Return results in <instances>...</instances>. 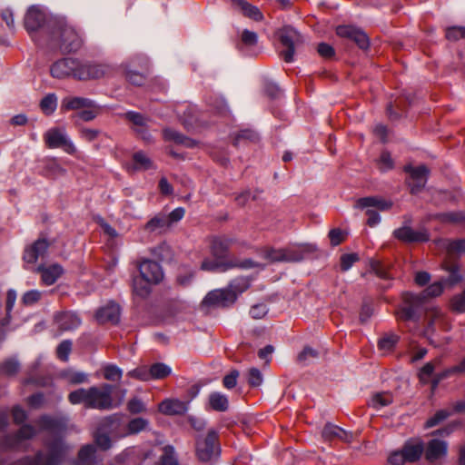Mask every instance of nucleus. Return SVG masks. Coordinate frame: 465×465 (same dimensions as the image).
Returning a JSON list of instances; mask_svg holds the SVG:
<instances>
[{
	"label": "nucleus",
	"instance_id": "obj_1",
	"mask_svg": "<svg viewBox=\"0 0 465 465\" xmlns=\"http://www.w3.org/2000/svg\"><path fill=\"white\" fill-rule=\"evenodd\" d=\"M141 278L134 280V292L140 296H145L149 293L150 284L160 282L163 277V270L160 264L151 260H145L139 264Z\"/></svg>",
	"mask_w": 465,
	"mask_h": 465
},
{
	"label": "nucleus",
	"instance_id": "obj_2",
	"mask_svg": "<svg viewBox=\"0 0 465 465\" xmlns=\"http://www.w3.org/2000/svg\"><path fill=\"white\" fill-rule=\"evenodd\" d=\"M424 445L420 440H408L401 450L393 451L388 458L392 465H403L417 461L422 455Z\"/></svg>",
	"mask_w": 465,
	"mask_h": 465
},
{
	"label": "nucleus",
	"instance_id": "obj_3",
	"mask_svg": "<svg viewBox=\"0 0 465 465\" xmlns=\"http://www.w3.org/2000/svg\"><path fill=\"white\" fill-rule=\"evenodd\" d=\"M59 47L64 52H73L81 46V38L77 32L67 24H62L54 33Z\"/></svg>",
	"mask_w": 465,
	"mask_h": 465
},
{
	"label": "nucleus",
	"instance_id": "obj_4",
	"mask_svg": "<svg viewBox=\"0 0 465 465\" xmlns=\"http://www.w3.org/2000/svg\"><path fill=\"white\" fill-rule=\"evenodd\" d=\"M218 435L213 430L208 431L205 436H202L196 442V455L202 461H210L219 453L217 443Z\"/></svg>",
	"mask_w": 465,
	"mask_h": 465
},
{
	"label": "nucleus",
	"instance_id": "obj_5",
	"mask_svg": "<svg viewBox=\"0 0 465 465\" xmlns=\"http://www.w3.org/2000/svg\"><path fill=\"white\" fill-rule=\"evenodd\" d=\"M356 206L361 209H367V223L370 226H375L380 223L381 217L377 212L371 208L374 207L380 211L389 210L391 207V203L380 197H364L357 201Z\"/></svg>",
	"mask_w": 465,
	"mask_h": 465
},
{
	"label": "nucleus",
	"instance_id": "obj_6",
	"mask_svg": "<svg viewBox=\"0 0 465 465\" xmlns=\"http://www.w3.org/2000/svg\"><path fill=\"white\" fill-rule=\"evenodd\" d=\"M45 144L49 148H62L69 154L76 153V147L72 141L66 136L65 131L63 128H51L44 134Z\"/></svg>",
	"mask_w": 465,
	"mask_h": 465
},
{
	"label": "nucleus",
	"instance_id": "obj_7",
	"mask_svg": "<svg viewBox=\"0 0 465 465\" xmlns=\"http://www.w3.org/2000/svg\"><path fill=\"white\" fill-rule=\"evenodd\" d=\"M279 37L282 45L286 47L282 53L283 60L286 63L292 62L296 46L302 43V35L292 26H284L280 30Z\"/></svg>",
	"mask_w": 465,
	"mask_h": 465
},
{
	"label": "nucleus",
	"instance_id": "obj_8",
	"mask_svg": "<svg viewBox=\"0 0 465 465\" xmlns=\"http://www.w3.org/2000/svg\"><path fill=\"white\" fill-rule=\"evenodd\" d=\"M68 452V448L60 440L54 442L50 446L48 456L38 454L33 460H25L23 465H58L61 463Z\"/></svg>",
	"mask_w": 465,
	"mask_h": 465
},
{
	"label": "nucleus",
	"instance_id": "obj_9",
	"mask_svg": "<svg viewBox=\"0 0 465 465\" xmlns=\"http://www.w3.org/2000/svg\"><path fill=\"white\" fill-rule=\"evenodd\" d=\"M113 387L103 384L100 387H90L89 409L108 410L113 408Z\"/></svg>",
	"mask_w": 465,
	"mask_h": 465
},
{
	"label": "nucleus",
	"instance_id": "obj_10",
	"mask_svg": "<svg viewBox=\"0 0 465 465\" xmlns=\"http://www.w3.org/2000/svg\"><path fill=\"white\" fill-rule=\"evenodd\" d=\"M159 453V465H179L174 449L172 446L155 447L153 450L141 453L143 461L152 460L154 462L156 454Z\"/></svg>",
	"mask_w": 465,
	"mask_h": 465
},
{
	"label": "nucleus",
	"instance_id": "obj_11",
	"mask_svg": "<svg viewBox=\"0 0 465 465\" xmlns=\"http://www.w3.org/2000/svg\"><path fill=\"white\" fill-rule=\"evenodd\" d=\"M403 303L397 312V317L401 321L414 320L419 308L421 306L422 299L419 296L406 292L402 295Z\"/></svg>",
	"mask_w": 465,
	"mask_h": 465
},
{
	"label": "nucleus",
	"instance_id": "obj_12",
	"mask_svg": "<svg viewBox=\"0 0 465 465\" xmlns=\"http://www.w3.org/2000/svg\"><path fill=\"white\" fill-rule=\"evenodd\" d=\"M236 301V294L232 291L218 289L210 292L203 299V304L212 307H227Z\"/></svg>",
	"mask_w": 465,
	"mask_h": 465
},
{
	"label": "nucleus",
	"instance_id": "obj_13",
	"mask_svg": "<svg viewBox=\"0 0 465 465\" xmlns=\"http://www.w3.org/2000/svg\"><path fill=\"white\" fill-rule=\"evenodd\" d=\"M80 64L78 60L72 58L61 59L51 66V74L53 77L59 79L70 76L75 78V74L79 71Z\"/></svg>",
	"mask_w": 465,
	"mask_h": 465
},
{
	"label": "nucleus",
	"instance_id": "obj_14",
	"mask_svg": "<svg viewBox=\"0 0 465 465\" xmlns=\"http://www.w3.org/2000/svg\"><path fill=\"white\" fill-rule=\"evenodd\" d=\"M117 421L114 417H106L101 420L99 427L94 433V441L100 449L105 450L111 447V439L108 433L111 429L114 428Z\"/></svg>",
	"mask_w": 465,
	"mask_h": 465
},
{
	"label": "nucleus",
	"instance_id": "obj_15",
	"mask_svg": "<svg viewBox=\"0 0 465 465\" xmlns=\"http://www.w3.org/2000/svg\"><path fill=\"white\" fill-rule=\"evenodd\" d=\"M111 73V68L105 64H80L79 71L75 74L78 80L98 79Z\"/></svg>",
	"mask_w": 465,
	"mask_h": 465
},
{
	"label": "nucleus",
	"instance_id": "obj_16",
	"mask_svg": "<svg viewBox=\"0 0 465 465\" xmlns=\"http://www.w3.org/2000/svg\"><path fill=\"white\" fill-rule=\"evenodd\" d=\"M405 171L410 173L409 184L412 193H418L427 183L429 170L426 166H406Z\"/></svg>",
	"mask_w": 465,
	"mask_h": 465
},
{
	"label": "nucleus",
	"instance_id": "obj_17",
	"mask_svg": "<svg viewBox=\"0 0 465 465\" xmlns=\"http://www.w3.org/2000/svg\"><path fill=\"white\" fill-rule=\"evenodd\" d=\"M336 33L341 37L351 39L361 49L369 47V38L366 34L353 26L340 25L336 28Z\"/></svg>",
	"mask_w": 465,
	"mask_h": 465
},
{
	"label": "nucleus",
	"instance_id": "obj_18",
	"mask_svg": "<svg viewBox=\"0 0 465 465\" xmlns=\"http://www.w3.org/2000/svg\"><path fill=\"white\" fill-rule=\"evenodd\" d=\"M394 235L397 239L406 242H426L429 240V234L425 229L415 231L408 226L397 229Z\"/></svg>",
	"mask_w": 465,
	"mask_h": 465
},
{
	"label": "nucleus",
	"instance_id": "obj_19",
	"mask_svg": "<svg viewBox=\"0 0 465 465\" xmlns=\"http://www.w3.org/2000/svg\"><path fill=\"white\" fill-rule=\"evenodd\" d=\"M36 272L41 274L42 283L49 286L63 275L64 269L60 264L54 263L48 266L40 265L36 268Z\"/></svg>",
	"mask_w": 465,
	"mask_h": 465
},
{
	"label": "nucleus",
	"instance_id": "obj_20",
	"mask_svg": "<svg viewBox=\"0 0 465 465\" xmlns=\"http://www.w3.org/2000/svg\"><path fill=\"white\" fill-rule=\"evenodd\" d=\"M49 247L45 239H39L34 244L25 250L24 260L27 263H35L39 258H43Z\"/></svg>",
	"mask_w": 465,
	"mask_h": 465
},
{
	"label": "nucleus",
	"instance_id": "obj_21",
	"mask_svg": "<svg viewBox=\"0 0 465 465\" xmlns=\"http://www.w3.org/2000/svg\"><path fill=\"white\" fill-rule=\"evenodd\" d=\"M96 320L100 323H116L120 317V308L118 304L110 302L99 309L95 314Z\"/></svg>",
	"mask_w": 465,
	"mask_h": 465
},
{
	"label": "nucleus",
	"instance_id": "obj_22",
	"mask_svg": "<svg viewBox=\"0 0 465 465\" xmlns=\"http://www.w3.org/2000/svg\"><path fill=\"white\" fill-rule=\"evenodd\" d=\"M158 410L164 415H179L187 411V404L177 399H166L159 404Z\"/></svg>",
	"mask_w": 465,
	"mask_h": 465
},
{
	"label": "nucleus",
	"instance_id": "obj_23",
	"mask_svg": "<svg viewBox=\"0 0 465 465\" xmlns=\"http://www.w3.org/2000/svg\"><path fill=\"white\" fill-rule=\"evenodd\" d=\"M45 21L44 13L33 6L28 9L25 17V26L26 30L32 34L39 29Z\"/></svg>",
	"mask_w": 465,
	"mask_h": 465
},
{
	"label": "nucleus",
	"instance_id": "obj_24",
	"mask_svg": "<svg viewBox=\"0 0 465 465\" xmlns=\"http://www.w3.org/2000/svg\"><path fill=\"white\" fill-rule=\"evenodd\" d=\"M54 322L62 331H70L77 328L81 321L74 312H61L55 315Z\"/></svg>",
	"mask_w": 465,
	"mask_h": 465
},
{
	"label": "nucleus",
	"instance_id": "obj_25",
	"mask_svg": "<svg viewBox=\"0 0 465 465\" xmlns=\"http://www.w3.org/2000/svg\"><path fill=\"white\" fill-rule=\"evenodd\" d=\"M144 231L150 233H163L167 232L170 227L166 219V214L158 213L151 220H149L143 227Z\"/></svg>",
	"mask_w": 465,
	"mask_h": 465
},
{
	"label": "nucleus",
	"instance_id": "obj_26",
	"mask_svg": "<svg viewBox=\"0 0 465 465\" xmlns=\"http://www.w3.org/2000/svg\"><path fill=\"white\" fill-rule=\"evenodd\" d=\"M233 240L228 237H214L211 241V252L216 258L226 256L229 248L232 245Z\"/></svg>",
	"mask_w": 465,
	"mask_h": 465
},
{
	"label": "nucleus",
	"instance_id": "obj_27",
	"mask_svg": "<svg viewBox=\"0 0 465 465\" xmlns=\"http://www.w3.org/2000/svg\"><path fill=\"white\" fill-rule=\"evenodd\" d=\"M286 253L293 259H285L286 262H300L307 253L314 252L315 248L312 244H295L285 248Z\"/></svg>",
	"mask_w": 465,
	"mask_h": 465
},
{
	"label": "nucleus",
	"instance_id": "obj_28",
	"mask_svg": "<svg viewBox=\"0 0 465 465\" xmlns=\"http://www.w3.org/2000/svg\"><path fill=\"white\" fill-rule=\"evenodd\" d=\"M232 5L239 8L245 16L253 19L254 21H262L263 15L260 9L244 0H232Z\"/></svg>",
	"mask_w": 465,
	"mask_h": 465
},
{
	"label": "nucleus",
	"instance_id": "obj_29",
	"mask_svg": "<svg viewBox=\"0 0 465 465\" xmlns=\"http://www.w3.org/2000/svg\"><path fill=\"white\" fill-rule=\"evenodd\" d=\"M446 452L447 445L444 441L432 440L431 441H430L428 445L426 458L430 461H434L443 457L446 454Z\"/></svg>",
	"mask_w": 465,
	"mask_h": 465
},
{
	"label": "nucleus",
	"instance_id": "obj_30",
	"mask_svg": "<svg viewBox=\"0 0 465 465\" xmlns=\"http://www.w3.org/2000/svg\"><path fill=\"white\" fill-rule=\"evenodd\" d=\"M208 405L215 411L223 412L229 408V400L225 394L214 391L208 397Z\"/></svg>",
	"mask_w": 465,
	"mask_h": 465
},
{
	"label": "nucleus",
	"instance_id": "obj_31",
	"mask_svg": "<svg viewBox=\"0 0 465 465\" xmlns=\"http://www.w3.org/2000/svg\"><path fill=\"white\" fill-rule=\"evenodd\" d=\"M91 104V100L83 98V97H72L68 96L62 100L61 110L63 111H70V110H82L85 108V106H89Z\"/></svg>",
	"mask_w": 465,
	"mask_h": 465
},
{
	"label": "nucleus",
	"instance_id": "obj_32",
	"mask_svg": "<svg viewBox=\"0 0 465 465\" xmlns=\"http://www.w3.org/2000/svg\"><path fill=\"white\" fill-rule=\"evenodd\" d=\"M393 397L390 392H378L372 395L369 401V405L376 410H380L391 404Z\"/></svg>",
	"mask_w": 465,
	"mask_h": 465
},
{
	"label": "nucleus",
	"instance_id": "obj_33",
	"mask_svg": "<svg viewBox=\"0 0 465 465\" xmlns=\"http://www.w3.org/2000/svg\"><path fill=\"white\" fill-rule=\"evenodd\" d=\"M90 388L78 389L72 391L68 395V401L72 404H84L85 408L89 409Z\"/></svg>",
	"mask_w": 465,
	"mask_h": 465
},
{
	"label": "nucleus",
	"instance_id": "obj_34",
	"mask_svg": "<svg viewBox=\"0 0 465 465\" xmlns=\"http://www.w3.org/2000/svg\"><path fill=\"white\" fill-rule=\"evenodd\" d=\"M148 424V420L145 419H133L128 422L126 426V431L123 432L121 436L124 437L127 435L139 433L140 431L144 430L147 428Z\"/></svg>",
	"mask_w": 465,
	"mask_h": 465
},
{
	"label": "nucleus",
	"instance_id": "obj_35",
	"mask_svg": "<svg viewBox=\"0 0 465 465\" xmlns=\"http://www.w3.org/2000/svg\"><path fill=\"white\" fill-rule=\"evenodd\" d=\"M150 373L152 380H162L172 373V369L165 363L157 362L150 366Z\"/></svg>",
	"mask_w": 465,
	"mask_h": 465
},
{
	"label": "nucleus",
	"instance_id": "obj_36",
	"mask_svg": "<svg viewBox=\"0 0 465 465\" xmlns=\"http://www.w3.org/2000/svg\"><path fill=\"white\" fill-rule=\"evenodd\" d=\"M94 447L93 445L84 446L78 454V465H94Z\"/></svg>",
	"mask_w": 465,
	"mask_h": 465
},
{
	"label": "nucleus",
	"instance_id": "obj_37",
	"mask_svg": "<svg viewBox=\"0 0 465 465\" xmlns=\"http://www.w3.org/2000/svg\"><path fill=\"white\" fill-rule=\"evenodd\" d=\"M134 168L140 171H146L153 167L151 159L143 152H137L133 156Z\"/></svg>",
	"mask_w": 465,
	"mask_h": 465
},
{
	"label": "nucleus",
	"instance_id": "obj_38",
	"mask_svg": "<svg viewBox=\"0 0 465 465\" xmlns=\"http://www.w3.org/2000/svg\"><path fill=\"white\" fill-rule=\"evenodd\" d=\"M426 320L430 328L441 326L443 322V313L438 308H430L426 312Z\"/></svg>",
	"mask_w": 465,
	"mask_h": 465
},
{
	"label": "nucleus",
	"instance_id": "obj_39",
	"mask_svg": "<svg viewBox=\"0 0 465 465\" xmlns=\"http://www.w3.org/2000/svg\"><path fill=\"white\" fill-rule=\"evenodd\" d=\"M250 287V281L247 278H236L229 284L228 290L232 291L236 294V298L239 294L245 292Z\"/></svg>",
	"mask_w": 465,
	"mask_h": 465
},
{
	"label": "nucleus",
	"instance_id": "obj_40",
	"mask_svg": "<svg viewBox=\"0 0 465 465\" xmlns=\"http://www.w3.org/2000/svg\"><path fill=\"white\" fill-rule=\"evenodd\" d=\"M40 107L45 114H53L57 107V98L55 94H50L44 97L40 103Z\"/></svg>",
	"mask_w": 465,
	"mask_h": 465
},
{
	"label": "nucleus",
	"instance_id": "obj_41",
	"mask_svg": "<svg viewBox=\"0 0 465 465\" xmlns=\"http://www.w3.org/2000/svg\"><path fill=\"white\" fill-rule=\"evenodd\" d=\"M322 436L329 440L333 438L345 439L346 432L336 425L327 424L322 430Z\"/></svg>",
	"mask_w": 465,
	"mask_h": 465
},
{
	"label": "nucleus",
	"instance_id": "obj_42",
	"mask_svg": "<svg viewBox=\"0 0 465 465\" xmlns=\"http://www.w3.org/2000/svg\"><path fill=\"white\" fill-rule=\"evenodd\" d=\"M442 245L447 249L450 253H462L465 252V239L455 241H443Z\"/></svg>",
	"mask_w": 465,
	"mask_h": 465
},
{
	"label": "nucleus",
	"instance_id": "obj_43",
	"mask_svg": "<svg viewBox=\"0 0 465 465\" xmlns=\"http://www.w3.org/2000/svg\"><path fill=\"white\" fill-rule=\"evenodd\" d=\"M164 137L167 140H173L176 143H183L188 147H192L194 145V142L191 139L184 138L182 134H178L177 132L167 129L163 132Z\"/></svg>",
	"mask_w": 465,
	"mask_h": 465
},
{
	"label": "nucleus",
	"instance_id": "obj_44",
	"mask_svg": "<svg viewBox=\"0 0 465 465\" xmlns=\"http://www.w3.org/2000/svg\"><path fill=\"white\" fill-rule=\"evenodd\" d=\"M266 258L271 262H286L285 259H292L286 253L285 249H271L266 252Z\"/></svg>",
	"mask_w": 465,
	"mask_h": 465
},
{
	"label": "nucleus",
	"instance_id": "obj_45",
	"mask_svg": "<svg viewBox=\"0 0 465 465\" xmlns=\"http://www.w3.org/2000/svg\"><path fill=\"white\" fill-rule=\"evenodd\" d=\"M128 376L132 378H135L137 380L147 381H151V373H150V367L147 366H140L136 369L131 371L128 372Z\"/></svg>",
	"mask_w": 465,
	"mask_h": 465
},
{
	"label": "nucleus",
	"instance_id": "obj_46",
	"mask_svg": "<svg viewBox=\"0 0 465 465\" xmlns=\"http://www.w3.org/2000/svg\"><path fill=\"white\" fill-rule=\"evenodd\" d=\"M99 109L94 105L93 101H91V104L89 106H85L83 108L81 112L78 113V117L85 122L91 121L96 117L98 114Z\"/></svg>",
	"mask_w": 465,
	"mask_h": 465
},
{
	"label": "nucleus",
	"instance_id": "obj_47",
	"mask_svg": "<svg viewBox=\"0 0 465 465\" xmlns=\"http://www.w3.org/2000/svg\"><path fill=\"white\" fill-rule=\"evenodd\" d=\"M122 370L115 365L109 364L104 368V377L108 381H119L122 378Z\"/></svg>",
	"mask_w": 465,
	"mask_h": 465
},
{
	"label": "nucleus",
	"instance_id": "obj_48",
	"mask_svg": "<svg viewBox=\"0 0 465 465\" xmlns=\"http://www.w3.org/2000/svg\"><path fill=\"white\" fill-rule=\"evenodd\" d=\"M38 426L40 430L54 431L59 427V422L51 417L44 416L39 420Z\"/></svg>",
	"mask_w": 465,
	"mask_h": 465
},
{
	"label": "nucleus",
	"instance_id": "obj_49",
	"mask_svg": "<svg viewBox=\"0 0 465 465\" xmlns=\"http://www.w3.org/2000/svg\"><path fill=\"white\" fill-rule=\"evenodd\" d=\"M450 307L454 312H465V291L451 299Z\"/></svg>",
	"mask_w": 465,
	"mask_h": 465
},
{
	"label": "nucleus",
	"instance_id": "obj_50",
	"mask_svg": "<svg viewBox=\"0 0 465 465\" xmlns=\"http://www.w3.org/2000/svg\"><path fill=\"white\" fill-rule=\"evenodd\" d=\"M65 378L72 384L84 383L88 381V375L81 371H70L65 374Z\"/></svg>",
	"mask_w": 465,
	"mask_h": 465
},
{
	"label": "nucleus",
	"instance_id": "obj_51",
	"mask_svg": "<svg viewBox=\"0 0 465 465\" xmlns=\"http://www.w3.org/2000/svg\"><path fill=\"white\" fill-rule=\"evenodd\" d=\"M241 41L246 46H254L258 42V35L255 32L245 29L242 32Z\"/></svg>",
	"mask_w": 465,
	"mask_h": 465
},
{
	"label": "nucleus",
	"instance_id": "obj_52",
	"mask_svg": "<svg viewBox=\"0 0 465 465\" xmlns=\"http://www.w3.org/2000/svg\"><path fill=\"white\" fill-rule=\"evenodd\" d=\"M71 349H72L71 341H64L57 347V350H56L57 357L60 360L66 361L68 360L69 354L71 352Z\"/></svg>",
	"mask_w": 465,
	"mask_h": 465
},
{
	"label": "nucleus",
	"instance_id": "obj_53",
	"mask_svg": "<svg viewBox=\"0 0 465 465\" xmlns=\"http://www.w3.org/2000/svg\"><path fill=\"white\" fill-rule=\"evenodd\" d=\"M437 361L434 362H428L426 363L422 369L420 370L419 373V377L421 382L426 383L429 382L430 380V377L433 373V371L435 369V364Z\"/></svg>",
	"mask_w": 465,
	"mask_h": 465
},
{
	"label": "nucleus",
	"instance_id": "obj_54",
	"mask_svg": "<svg viewBox=\"0 0 465 465\" xmlns=\"http://www.w3.org/2000/svg\"><path fill=\"white\" fill-rule=\"evenodd\" d=\"M42 293L37 290L26 292L22 297V302L25 305H32L41 299Z\"/></svg>",
	"mask_w": 465,
	"mask_h": 465
},
{
	"label": "nucleus",
	"instance_id": "obj_55",
	"mask_svg": "<svg viewBox=\"0 0 465 465\" xmlns=\"http://www.w3.org/2000/svg\"><path fill=\"white\" fill-rule=\"evenodd\" d=\"M262 372L256 369L252 368L249 371L248 374V383L252 387H258L262 383Z\"/></svg>",
	"mask_w": 465,
	"mask_h": 465
},
{
	"label": "nucleus",
	"instance_id": "obj_56",
	"mask_svg": "<svg viewBox=\"0 0 465 465\" xmlns=\"http://www.w3.org/2000/svg\"><path fill=\"white\" fill-rule=\"evenodd\" d=\"M444 285L442 282H436L430 284L424 292L426 297H436L442 293Z\"/></svg>",
	"mask_w": 465,
	"mask_h": 465
},
{
	"label": "nucleus",
	"instance_id": "obj_57",
	"mask_svg": "<svg viewBox=\"0 0 465 465\" xmlns=\"http://www.w3.org/2000/svg\"><path fill=\"white\" fill-rule=\"evenodd\" d=\"M185 211L182 207H178L172 211L169 214H166L168 225L171 228L174 223L181 221L184 216Z\"/></svg>",
	"mask_w": 465,
	"mask_h": 465
},
{
	"label": "nucleus",
	"instance_id": "obj_58",
	"mask_svg": "<svg viewBox=\"0 0 465 465\" xmlns=\"http://www.w3.org/2000/svg\"><path fill=\"white\" fill-rule=\"evenodd\" d=\"M449 415H450V412L445 410L437 411L433 417L430 418L426 421V427L431 428V427L438 425L440 421L446 420L449 417Z\"/></svg>",
	"mask_w": 465,
	"mask_h": 465
},
{
	"label": "nucleus",
	"instance_id": "obj_59",
	"mask_svg": "<svg viewBox=\"0 0 465 465\" xmlns=\"http://www.w3.org/2000/svg\"><path fill=\"white\" fill-rule=\"evenodd\" d=\"M398 341V337L396 335L391 334L384 336L379 341V347L383 351H390L393 348Z\"/></svg>",
	"mask_w": 465,
	"mask_h": 465
},
{
	"label": "nucleus",
	"instance_id": "obj_60",
	"mask_svg": "<svg viewBox=\"0 0 465 465\" xmlns=\"http://www.w3.org/2000/svg\"><path fill=\"white\" fill-rule=\"evenodd\" d=\"M318 357V353L312 348H304V350L299 354L298 361L302 364H307L311 360Z\"/></svg>",
	"mask_w": 465,
	"mask_h": 465
},
{
	"label": "nucleus",
	"instance_id": "obj_61",
	"mask_svg": "<svg viewBox=\"0 0 465 465\" xmlns=\"http://www.w3.org/2000/svg\"><path fill=\"white\" fill-rule=\"evenodd\" d=\"M359 260V256L356 253L344 254L341 258V268L342 271L349 270L354 262Z\"/></svg>",
	"mask_w": 465,
	"mask_h": 465
},
{
	"label": "nucleus",
	"instance_id": "obj_62",
	"mask_svg": "<svg viewBox=\"0 0 465 465\" xmlns=\"http://www.w3.org/2000/svg\"><path fill=\"white\" fill-rule=\"evenodd\" d=\"M446 37L450 40L465 38V27L453 26L446 31Z\"/></svg>",
	"mask_w": 465,
	"mask_h": 465
},
{
	"label": "nucleus",
	"instance_id": "obj_63",
	"mask_svg": "<svg viewBox=\"0 0 465 465\" xmlns=\"http://www.w3.org/2000/svg\"><path fill=\"white\" fill-rule=\"evenodd\" d=\"M268 312V308L265 304L260 303L253 305L250 310V314L253 319H262Z\"/></svg>",
	"mask_w": 465,
	"mask_h": 465
},
{
	"label": "nucleus",
	"instance_id": "obj_64",
	"mask_svg": "<svg viewBox=\"0 0 465 465\" xmlns=\"http://www.w3.org/2000/svg\"><path fill=\"white\" fill-rule=\"evenodd\" d=\"M380 169L383 172L388 171L393 167V161L391 154L387 152L381 153L379 161Z\"/></svg>",
	"mask_w": 465,
	"mask_h": 465
}]
</instances>
